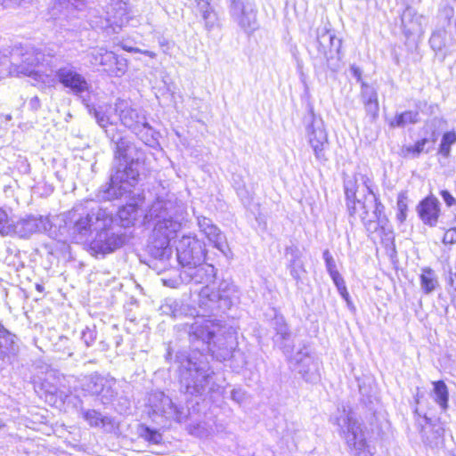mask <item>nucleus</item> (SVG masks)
<instances>
[{"label":"nucleus","instance_id":"b1692460","mask_svg":"<svg viewBox=\"0 0 456 456\" xmlns=\"http://www.w3.org/2000/svg\"><path fill=\"white\" fill-rule=\"evenodd\" d=\"M100 390L101 392H99L97 397L102 404L106 405L114 403V400L118 394V384L117 379L110 375H106L103 386L101 387Z\"/></svg>","mask_w":456,"mask_h":456},{"label":"nucleus","instance_id":"4c0bfd02","mask_svg":"<svg viewBox=\"0 0 456 456\" xmlns=\"http://www.w3.org/2000/svg\"><path fill=\"white\" fill-rule=\"evenodd\" d=\"M188 431L191 435L199 438H207L211 434V429L206 422H199L191 424L188 427Z\"/></svg>","mask_w":456,"mask_h":456},{"label":"nucleus","instance_id":"69168bd1","mask_svg":"<svg viewBox=\"0 0 456 456\" xmlns=\"http://www.w3.org/2000/svg\"><path fill=\"white\" fill-rule=\"evenodd\" d=\"M228 2H229V11L233 10V8H235V6L239 7L245 4L242 0H228Z\"/></svg>","mask_w":456,"mask_h":456},{"label":"nucleus","instance_id":"c756f323","mask_svg":"<svg viewBox=\"0 0 456 456\" xmlns=\"http://www.w3.org/2000/svg\"><path fill=\"white\" fill-rule=\"evenodd\" d=\"M420 288L425 294H431L438 287V278L435 271L430 267L421 269L419 276Z\"/></svg>","mask_w":456,"mask_h":456},{"label":"nucleus","instance_id":"0e129e2a","mask_svg":"<svg viewBox=\"0 0 456 456\" xmlns=\"http://www.w3.org/2000/svg\"><path fill=\"white\" fill-rule=\"evenodd\" d=\"M91 62L92 64L94 65H100V61H101V57H96V55H98V48L97 49H94L92 53H91Z\"/></svg>","mask_w":456,"mask_h":456},{"label":"nucleus","instance_id":"bf43d9fd","mask_svg":"<svg viewBox=\"0 0 456 456\" xmlns=\"http://www.w3.org/2000/svg\"><path fill=\"white\" fill-rule=\"evenodd\" d=\"M439 39H440V35L438 33H434L431 36L429 43H430L432 48L436 49V50H441L442 44L439 41Z\"/></svg>","mask_w":456,"mask_h":456},{"label":"nucleus","instance_id":"c03bdc74","mask_svg":"<svg viewBox=\"0 0 456 456\" xmlns=\"http://www.w3.org/2000/svg\"><path fill=\"white\" fill-rule=\"evenodd\" d=\"M141 436L146 441H148L151 444H160V442L162 440L161 434L159 431H157L155 429H151L148 427H146L142 429Z\"/></svg>","mask_w":456,"mask_h":456},{"label":"nucleus","instance_id":"a211bd4d","mask_svg":"<svg viewBox=\"0 0 456 456\" xmlns=\"http://www.w3.org/2000/svg\"><path fill=\"white\" fill-rule=\"evenodd\" d=\"M229 14L233 22L246 34L252 35L259 28L257 20V9L252 4L247 3L239 7L229 11Z\"/></svg>","mask_w":456,"mask_h":456},{"label":"nucleus","instance_id":"e2e57ef3","mask_svg":"<svg viewBox=\"0 0 456 456\" xmlns=\"http://www.w3.org/2000/svg\"><path fill=\"white\" fill-rule=\"evenodd\" d=\"M350 72L352 73V75L357 78V80H360L361 78V76H362V70L360 69L359 67L355 66V65H351L350 67Z\"/></svg>","mask_w":456,"mask_h":456},{"label":"nucleus","instance_id":"1a4fd4ad","mask_svg":"<svg viewBox=\"0 0 456 456\" xmlns=\"http://www.w3.org/2000/svg\"><path fill=\"white\" fill-rule=\"evenodd\" d=\"M316 53L315 57L325 61L328 67L334 69L335 67L330 63L334 58L339 59L342 41L326 27L318 28L316 30V40L314 44Z\"/></svg>","mask_w":456,"mask_h":456},{"label":"nucleus","instance_id":"9d476101","mask_svg":"<svg viewBox=\"0 0 456 456\" xmlns=\"http://www.w3.org/2000/svg\"><path fill=\"white\" fill-rule=\"evenodd\" d=\"M206 256L204 244L195 236L184 235L177 242L176 256L183 268L200 264Z\"/></svg>","mask_w":456,"mask_h":456},{"label":"nucleus","instance_id":"4be33fe9","mask_svg":"<svg viewBox=\"0 0 456 456\" xmlns=\"http://www.w3.org/2000/svg\"><path fill=\"white\" fill-rule=\"evenodd\" d=\"M361 95L367 114L373 118H377L379 111L377 91L372 86L362 83Z\"/></svg>","mask_w":456,"mask_h":456},{"label":"nucleus","instance_id":"338daca9","mask_svg":"<svg viewBox=\"0 0 456 456\" xmlns=\"http://www.w3.org/2000/svg\"><path fill=\"white\" fill-rule=\"evenodd\" d=\"M160 47L162 48L165 53H168V51L171 48V44L167 40H162L159 42Z\"/></svg>","mask_w":456,"mask_h":456},{"label":"nucleus","instance_id":"cd10ccee","mask_svg":"<svg viewBox=\"0 0 456 456\" xmlns=\"http://www.w3.org/2000/svg\"><path fill=\"white\" fill-rule=\"evenodd\" d=\"M83 104L87 109L88 112L91 115H94L97 124L102 127L105 128L109 125L112 124V121L110 120V116L109 113V109L104 108L102 106H99L98 108H95L90 103L89 98H83Z\"/></svg>","mask_w":456,"mask_h":456},{"label":"nucleus","instance_id":"7ed1b4c3","mask_svg":"<svg viewBox=\"0 0 456 456\" xmlns=\"http://www.w3.org/2000/svg\"><path fill=\"white\" fill-rule=\"evenodd\" d=\"M73 233L79 239H86L95 232L90 248L96 254H109L121 248L126 242V234L115 225V217L106 208H93L89 212L78 213L74 208L70 213Z\"/></svg>","mask_w":456,"mask_h":456},{"label":"nucleus","instance_id":"de8ad7c7","mask_svg":"<svg viewBox=\"0 0 456 456\" xmlns=\"http://www.w3.org/2000/svg\"><path fill=\"white\" fill-rule=\"evenodd\" d=\"M397 208L399 211L398 218L403 221L406 218L407 197L404 193H400L397 198Z\"/></svg>","mask_w":456,"mask_h":456},{"label":"nucleus","instance_id":"412c9836","mask_svg":"<svg viewBox=\"0 0 456 456\" xmlns=\"http://www.w3.org/2000/svg\"><path fill=\"white\" fill-rule=\"evenodd\" d=\"M417 212L426 225L436 226L440 216V202L433 195L428 196L419 203Z\"/></svg>","mask_w":456,"mask_h":456},{"label":"nucleus","instance_id":"39448f33","mask_svg":"<svg viewBox=\"0 0 456 456\" xmlns=\"http://www.w3.org/2000/svg\"><path fill=\"white\" fill-rule=\"evenodd\" d=\"M333 423L338 426V431L353 456H374V449L366 440L362 423L350 407H338L333 417Z\"/></svg>","mask_w":456,"mask_h":456},{"label":"nucleus","instance_id":"680f3d73","mask_svg":"<svg viewBox=\"0 0 456 456\" xmlns=\"http://www.w3.org/2000/svg\"><path fill=\"white\" fill-rule=\"evenodd\" d=\"M29 107L34 110H37L40 108V101L37 96H34L29 101Z\"/></svg>","mask_w":456,"mask_h":456},{"label":"nucleus","instance_id":"473e14b6","mask_svg":"<svg viewBox=\"0 0 456 456\" xmlns=\"http://www.w3.org/2000/svg\"><path fill=\"white\" fill-rule=\"evenodd\" d=\"M203 233L208 240L214 244L215 248L226 255V249L228 248L226 238L216 225L213 224L208 230L204 231Z\"/></svg>","mask_w":456,"mask_h":456},{"label":"nucleus","instance_id":"052dcab7","mask_svg":"<svg viewBox=\"0 0 456 456\" xmlns=\"http://www.w3.org/2000/svg\"><path fill=\"white\" fill-rule=\"evenodd\" d=\"M125 50L128 51V52H131V53H142L150 58H155L156 57V53L152 51H149V50H141L139 48H133V47H124Z\"/></svg>","mask_w":456,"mask_h":456},{"label":"nucleus","instance_id":"3c124183","mask_svg":"<svg viewBox=\"0 0 456 456\" xmlns=\"http://www.w3.org/2000/svg\"><path fill=\"white\" fill-rule=\"evenodd\" d=\"M231 398L238 403H242L247 398V394L240 388L232 389L231 393Z\"/></svg>","mask_w":456,"mask_h":456},{"label":"nucleus","instance_id":"a18cd8bd","mask_svg":"<svg viewBox=\"0 0 456 456\" xmlns=\"http://www.w3.org/2000/svg\"><path fill=\"white\" fill-rule=\"evenodd\" d=\"M97 332L94 328L86 327L81 334V339L84 341L85 345L89 347L91 346L94 341L96 340Z\"/></svg>","mask_w":456,"mask_h":456},{"label":"nucleus","instance_id":"2eb2a0df","mask_svg":"<svg viewBox=\"0 0 456 456\" xmlns=\"http://www.w3.org/2000/svg\"><path fill=\"white\" fill-rule=\"evenodd\" d=\"M289 362L295 371L309 383L320 380L319 362L305 350H299L290 357Z\"/></svg>","mask_w":456,"mask_h":456},{"label":"nucleus","instance_id":"58836bf2","mask_svg":"<svg viewBox=\"0 0 456 456\" xmlns=\"http://www.w3.org/2000/svg\"><path fill=\"white\" fill-rule=\"evenodd\" d=\"M456 142V134L453 131L446 132L441 140L439 152L444 157H448L451 151V146Z\"/></svg>","mask_w":456,"mask_h":456},{"label":"nucleus","instance_id":"79ce46f5","mask_svg":"<svg viewBox=\"0 0 456 456\" xmlns=\"http://www.w3.org/2000/svg\"><path fill=\"white\" fill-rule=\"evenodd\" d=\"M115 410L120 414H125L130 410L131 403L127 395H119L116 396L114 403Z\"/></svg>","mask_w":456,"mask_h":456},{"label":"nucleus","instance_id":"37998d69","mask_svg":"<svg viewBox=\"0 0 456 456\" xmlns=\"http://www.w3.org/2000/svg\"><path fill=\"white\" fill-rule=\"evenodd\" d=\"M275 324H276V327H275L276 335L274 338L275 342H279L280 340L285 341V340L289 339L290 333H289L287 324L283 322V320L276 319Z\"/></svg>","mask_w":456,"mask_h":456},{"label":"nucleus","instance_id":"6e6552de","mask_svg":"<svg viewBox=\"0 0 456 456\" xmlns=\"http://www.w3.org/2000/svg\"><path fill=\"white\" fill-rule=\"evenodd\" d=\"M149 406L154 416L167 421L183 422L187 418V412L182 405L175 404L172 399L161 391H155L149 396Z\"/></svg>","mask_w":456,"mask_h":456},{"label":"nucleus","instance_id":"c9c22d12","mask_svg":"<svg viewBox=\"0 0 456 456\" xmlns=\"http://www.w3.org/2000/svg\"><path fill=\"white\" fill-rule=\"evenodd\" d=\"M419 120V115L418 111L407 110L397 114L394 120L391 122L392 126L403 127L409 124H415Z\"/></svg>","mask_w":456,"mask_h":456},{"label":"nucleus","instance_id":"a19ab883","mask_svg":"<svg viewBox=\"0 0 456 456\" xmlns=\"http://www.w3.org/2000/svg\"><path fill=\"white\" fill-rule=\"evenodd\" d=\"M288 268L289 270L290 275L297 282L301 280L302 273H305L302 260H289Z\"/></svg>","mask_w":456,"mask_h":456},{"label":"nucleus","instance_id":"603ef678","mask_svg":"<svg viewBox=\"0 0 456 456\" xmlns=\"http://www.w3.org/2000/svg\"><path fill=\"white\" fill-rule=\"evenodd\" d=\"M456 242V228L447 230L443 238L444 244H453Z\"/></svg>","mask_w":456,"mask_h":456},{"label":"nucleus","instance_id":"09e8293b","mask_svg":"<svg viewBox=\"0 0 456 456\" xmlns=\"http://www.w3.org/2000/svg\"><path fill=\"white\" fill-rule=\"evenodd\" d=\"M428 142V140L424 138L418 142L413 146L408 147L407 151L411 152L414 155L418 156L421 152H428L429 149H426L425 146Z\"/></svg>","mask_w":456,"mask_h":456},{"label":"nucleus","instance_id":"4468645a","mask_svg":"<svg viewBox=\"0 0 456 456\" xmlns=\"http://www.w3.org/2000/svg\"><path fill=\"white\" fill-rule=\"evenodd\" d=\"M129 21L126 4L120 0H114L106 12V17L99 21H93L96 27L102 29H111L112 33H118Z\"/></svg>","mask_w":456,"mask_h":456},{"label":"nucleus","instance_id":"7c9ffc66","mask_svg":"<svg viewBox=\"0 0 456 456\" xmlns=\"http://www.w3.org/2000/svg\"><path fill=\"white\" fill-rule=\"evenodd\" d=\"M138 207L136 203H129L119 208L118 212V220L121 227H129L136 220ZM117 218H115V222Z\"/></svg>","mask_w":456,"mask_h":456},{"label":"nucleus","instance_id":"774afa93","mask_svg":"<svg viewBox=\"0 0 456 456\" xmlns=\"http://www.w3.org/2000/svg\"><path fill=\"white\" fill-rule=\"evenodd\" d=\"M338 292H339V294L341 295V297H342L345 300L348 301L349 294H348V292H347L346 287L345 288V292H344V291H338Z\"/></svg>","mask_w":456,"mask_h":456},{"label":"nucleus","instance_id":"dca6fc26","mask_svg":"<svg viewBox=\"0 0 456 456\" xmlns=\"http://www.w3.org/2000/svg\"><path fill=\"white\" fill-rule=\"evenodd\" d=\"M56 77L64 87L69 88L75 95L80 96L82 99L85 98L84 93H90L92 86L89 82L71 65L60 68L56 71Z\"/></svg>","mask_w":456,"mask_h":456},{"label":"nucleus","instance_id":"e433bc0d","mask_svg":"<svg viewBox=\"0 0 456 456\" xmlns=\"http://www.w3.org/2000/svg\"><path fill=\"white\" fill-rule=\"evenodd\" d=\"M13 222V217L5 209L0 208V234L2 236H12Z\"/></svg>","mask_w":456,"mask_h":456},{"label":"nucleus","instance_id":"5fc2aeb1","mask_svg":"<svg viewBox=\"0 0 456 456\" xmlns=\"http://www.w3.org/2000/svg\"><path fill=\"white\" fill-rule=\"evenodd\" d=\"M330 277H331L334 284L336 285L338 291L345 292L346 283H345L343 277L340 275V273H333L332 275H330Z\"/></svg>","mask_w":456,"mask_h":456},{"label":"nucleus","instance_id":"ea45409f","mask_svg":"<svg viewBox=\"0 0 456 456\" xmlns=\"http://www.w3.org/2000/svg\"><path fill=\"white\" fill-rule=\"evenodd\" d=\"M162 314L176 317L180 311V304L177 300L167 298L160 306Z\"/></svg>","mask_w":456,"mask_h":456},{"label":"nucleus","instance_id":"c85d7f7f","mask_svg":"<svg viewBox=\"0 0 456 456\" xmlns=\"http://www.w3.org/2000/svg\"><path fill=\"white\" fill-rule=\"evenodd\" d=\"M98 57H101L100 65L111 69L112 65H117V72L116 75L119 76L120 74L125 73V64L122 61H119L117 55L110 51L106 50L105 48H98Z\"/></svg>","mask_w":456,"mask_h":456},{"label":"nucleus","instance_id":"4d7b16f0","mask_svg":"<svg viewBox=\"0 0 456 456\" xmlns=\"http://www.w3.org/2000/svg\"><path fill=\"white\" fill-rule=\"evenodd\" d=\"M440 195L448 207H452L456 204V199L446 190H442Z\"/></svg>","mask_w":456,"mask_h":456},{"label":"nucleus","instance_id":"423d86ee","mask_svg":"<svg viewBox=\"0 0 456 456\" xmlns=\"http://www.w3.org/2000/svg\"><path fill=\"white\" fill-rule=\"evenodd\" d=\"M115 110L118 113L121 123L145 144L152 145L157 142V133L147 121L144 110L134 108L121 100L116 102Z\"/></svg>","mask_w":456,"mask_h":456},{"label":"nucleus","instance_id":"f03ea898","mask_svg":"<svg viewBox=\"0 0 456 456\" xmlns=\"http://www.w3.org/2000/svg\"><path fill=\"white\" fill-rule=\"evenodd\" d=\"M186 216V204L176 194L163 190L156 195L144 216L145 222L154 224L152 240L148 248L155 259H169L172 253L170 240L182 229Z\"/></svg>","mask_w":456,"mask_h":456},{"label":"nucleus","instance_id":"5701e85b","mask_svg":"<svg viewBox=\"0 0 456 456\" xmlns=\"http://www.w3.org/2000/svg\"><path fill=\"white\" fill-rule=\"evenodd\" d=\"M106 375H102L97 372L92 373L88 376L83 377L79 380V387L86 395L97 396L101 392V387L103 386V381Z\"/></svg>","mask_w":456,"mask_h":456},{"label":"nucleus","instance_id":"f3484780","mask_svg":"<svg viewBox=\"0 0 456 456\" xmlns=\"http://www.w3.org/2000/svg\"><path fill=\"white\" fill-rule=\"evenodd\" d=\"M307 138L310 146L314 151L315 159L320 162L327 160L325 148L328 145V134L322 119L313 116L311 124L306 128Z\"/></svg>","mask_w":456,"mask_h":456},{"label":"nucleus","instance_id":"bb28decb","mask_svg":"<svg viewBox=\"0 0 456 456\" xmlns=\"http://www.w3.org/2000/svg\"><path fill=\"white\" fill-rule=\"evenodd\" d=\"M197 9L201 14L208 30H211L217 23V14L211 5V0H196Z\"/></svg>","mask_w":456,"mask_h":456},{"label":"nucleus","instance_id":"f704fd0d","mask_svg":"<svg viewBox=\"0 0 456 456\" xmlns=\"http://www.w3.org/2000/svg\"><path fill=\"white\" fill-rule=\"evenodd\" d=\"M15 335L0 324V354H6L14 351Z\"/></svg>","mask_w":456,"mask_h":456},{"label":"nucleus","instance_id":"aec40b11","mask_svg":"<svg viewBox=\"0 0 456 456\" xmlns=\"http://www.w3.org/2000/svg\"><path fill=\"white\" fill-rule=\"evenodd\" d=\"M44 59V55L40 52H27L22 55L20 64L12 65L11 73L16 72L18 75H25L32 77L36 81L46 82L47 76H45L37 69L39 68L40 61Z\"/></svg>","mask_w":456,"mask_h":456},{"label":"nucleus","instance_id":"6ab92c4d","mask_svg":"<svg viewBox=\"0 0 456 456\" xmlns=\"http://www.w3.org/2000/svg\"><path fill=\"white\" fill-rule=\"evenodd\" d=\"M216 268L209 264L190 265L181 271V278L185 281V284L193 282L195 284H206L205 287H209V284L216 279Z\"/></svg>","mask_w":456,"mask_h":456},{"label":"nucleus","instance_id":"13d9d810","mask_svg":"<svg viewBox=\"0 0 456 456\" xmlns=\"http://www.w3.org/2000/svg\"><path fill=\"white\" fill-rule=\"evenodd\" d=\"M25 0H0V9L20 5Z\"/></svg>","mask_w":456,"mask_h":456},{"label":"nucleus","instance_id":"49530a36","mask_svg":"<svg viewBox=\"0 0 456 456\" xmlns=\"http://www.w3.org/2000/svg\"><path fill=\"white\" fill-rule=\"evenodd\" d=\"M323 259L325 261L326 269L330 276L333 273H338L337 270L336 262L328 249L324 250L323 252Z\"/></svg>","mask_w":456,"mask_h":456},{"label":"nucleus","instance_id":"f257e3e1","mask_svg":"<svg viewBox=\"0 0 456 456\" xmlns=\"http://www.w3.org/2000/svg\"><path fill=\"white\" fill-rule=\"evenodd\" d=\"M219 331L218 325L211 321H196L191 324L189 336L193 351L189 355L183 353L176 355L180 382L185 393L202 395L210 383L214 372L204 352L220 362L232 356L236 346L235 337L232 332Z\"/></svg>","mask_w":456,"mask_h":456},{"label":"nucleus","instance_id":"9b49d317","mask_svg":"<svg viewBox=\"0 0 456 456\" xmlns=\"http://www.w3.org/2000/svg\"><path fill=\"white\" fill-rule=\"evenodd\" d=\"M346 207L348 211L354 212L359 200L372 191L371 180L362 173H355L344 180Z\"/></svg>","mask_w":456,"mask_h":456},{"label":"nucleus","instance_id":"864d4df0","mask_svg":"<svg viewBox=\"0 0 456 456\" xmlns=\"http://www.w3.org/2000/svg\"><path fill=\"white\" fill-rule=\"evenodd\" d=\"M286 256H289V260L301 261V253L297 247L286 248Z\"/></svg>","mask_w":456,"mask_h":456},{"label":"nucleus","instance_id":"20e7f679","mask_svg":"<svg viewBox=\"0 0 456 456\" xmlns=\"http://www.w3.org/2000/svg\"><path fill=\"white\" fill-rule=\"evenodd\" d=\"M112 141L115 143V172L108 186L99 191V197L103 200L130 197L138 183L139 162L138 158L134 159L137 152L135 146L125 137Z\"/></svg>","mask_w":456,"mask_h":456},{"label":"nucleus","instance_id":"0eeeda50","mask_svg":"<svg viewBox=\"0 0 456 456\" xmlns=\"http://www.w3.org/2000/svg\"><path fill=\"white\" fill-rule=\"evenodd\" d=\"M384 209V205L372 190L358 200L354 212H348L350 216H358L366 230L374 232L379 226L383 227L387 222Z\"/></svg>","mask_w":456,"mask_h":456},{"label":"nucleus","instance_id":"6e6d98bb","mask_svg":"<svg viewBox=\"0 0 456 456\" xmlns=\"http://www.w3.org/2000/svg\"><path fill=\"white\" fill-rule=\"evenodd\" d=\"M198 225L201 232L208 230L210 225L213 224V222L211 219L205 217V216H198Z\"/></svg>","mask_w":456,"mask_h":456},{"label":"nucleus","instance_id":"8fccbe9b","mask_svg":"<svg viewBox=\"0 0 456 456\" xmlns=\"http://www.w3.org/2000/svg\"><path fill=\"white\" fill-rule=\"evenodd\" d=\"M161 281L165 286L170 288H178L181 284H185V281L181 278V273L178 276L173 278H162Z\"/></svg>","mask_w":456,"mask_h":456},{"label":"nucleus","instance_id":"393cba45","mask_svg":"<svg viewBox=\"0 0 456 456\" xmlns=\"http://www.w3.org/2000/svg\"><path fill=\"white\" fill-rule=\"evenodd\" d=\"M422 17L418 15L412 8H406L401 17L402 25L408 35L420 32Z\"/></svg>","mask_w":456,"mask_h":456},{"label":"nucleus","instance_id":"72a5a7b5","mask_svg":"<svg viewBox=\"0 0 456 456\" xmlns=\"http://www.w3.org/2000/svg\"><path fill=\"white\" fill-rule=\"evenodd\" d=\"M80 414L82 418L91 426V427H100L104 426L109 422V419L100 411L92 409H85L83 407L80 408Z\"/></svg>","mask_w":456,"mask_h":456},{"label":"nucleus","instance_id":"2f4dec72","mask_svg":"<svg viewBox=\"0 0 456 456\" xmlns=\"http://www.w3.org/2000/svg\"><path fill=\"white\" fill-rule=\"evenodd\" d=\"M433 399L443 411L448 409L449 391L443 380L433 381Z\"/></svg>","mask_w":456,"mask_h":456},{"label":"nucleus","instance_id":"a878e982","mask_svg":"<svg viewBox=\"0 0 456 456\" xmlns=\"http://www.w3.org/2000/svg\"><path fill=\"white\" fill-rule=\"evenodd\" d=\"M444 429L441 426H428L422 430V441L430 448H438L444 442Z\"/></svg>","mask_w":456,"mask_h":456},{"label":"nucleus","instance_id":"f8f14e48","mask_svg":"<svg viewBox=\"0 0 456 456\" xmlns=\"http://www.w3.org/2000/svg\"><path fill=\"white\" fill-rule=\"evenodd\" d=\"M201 299H208L212 303H218L220 308L228 309L240 299V292L237 287L228 281H222L217 291L210 287H204L200 292Z\"/></svg>","mask_w":456,"mask_h":456},{"label":"nucleus","instance_id":"ddd939ff","mask_svg":"<svg viewBox=\"0 0 456 456\" xmlns=\"http://www.w3.org/2000/svg\"><path fill=\"white\" fill-rule=\"evenodd\" d=\"M52 227L50 219L47 216L39 215H26L14 220L12 226V235L22 239H28L35 233L45 232Z\"/></svg>","mask_w":456,"mask_h":456}]
</instances>
